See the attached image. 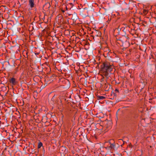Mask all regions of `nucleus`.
Returning <instances> with one entry per match:
<instances>
[{
	"label": "nucleus",
	"mask_w": 156,
	"mask_h": 156,
	"mask_svg": "<svg viewBox=\"0 0 156 156\" xmlns=\"http://www.w3.org/2000/svg\"><path fill=\"white\" fill-rule=\"evenodd\" d=\"M29 5L31 8H32L34 7V0H29Z\"/></svg>",
	"instance_id": "5"
},
{
	"label": "nucleus",
	"mask_w": 156,
	"mask_h": 156,
	"mask_svg": "<svg viewBox=\"0 0 156 156\" xmlns=\"http://www.w3.org/2000/svg\"><path fill=\"white\" fill-rule=\"evenodd\" d=\"M53 40V37L51 36H49V48H52V49L54 48H52L51 47H50V43L51 45L53 44L54 43L52 42L51 41V40ZM50 50V49L49 48V50Z\"/></svg>",
	"instance_id": "8"
},
{
	"label": "nucleus",
	"mask_w": 156,
	"mask_h": 156,
	"mask_svg": "<svg viewBox=\"0 0 156 156\" xmlns=\"http://www.w3.org/2000/svg\"><path fill=\"white\" fill-rule=\"evenodd\" d=\"M98 98L99 100H103L105 98L104 96H98Z\"/></svg>",
	"instance_id": "11"
},
{
	"label": "nucleus",
	"mask_w": 156,
	"mask_h": 156,
	"mask_svg": "<svg viewBox=\"0 0 156 156\" xmlns=\"http://www.w3.org/2000/svg\"><path fill=\"white\" fill-rule=\"evenodd\" d=\"M110 51H107L105 52H104L103 55L105 57H108L109 55Z\"/></svg>",
	"instance_id": "10"
},
{
	"label": "nucleus",
	"mask_w": 156,
	"mask_h": 156,
	"mask_svg": "<svg viewBox=\"0 0 156 156\" xmlns=\"http://www.w3.org/2000/svg\"><path fill=\"white\" fill-rule=\"evenodd\" d=\"M104 144L106 146L104 148L108 151L114 149L115 146V144L113 140H110L108 142H105Z\"/></svg>",
	"instance_id": "1"
},
{
	"label": "nucleus",
	"mask_w": 156,
	"mask_h": 156,
	"mask_svg": "<svg viewBox=\"0 0 156 156\" xmlns=\"http://www.w3.org/2000/svg\"><path fill=\"white\" fill-rule=\"evenodd\" d=\"M115 92L117 93H118L119 92V90L118 89H116L115 90Z\"/></svg>",
	"instance_id": "16"
},
{
	"label": "nucleus",
	"mask_w": 156,
	"mask_h": 156,
	"mask_svg": "<svg viewBox=\"0 0 156 156\" xmlns=\"http://www.w3.org/2000/svg\"><path fill=\"white\" fill-rule=\"evenodd\" d=\"M55 75L52 76L51 77V80L52 79V80H51L49 79V82H51L53 81L54 79H55Z\"/></svg>",
	"instance_id": "13"
},
{
	"label": "nucleus",
	"mask_w": 156,
	"mask_h": 156,
	"mask_svg": "<svg viewBox=\"0 0 156 156\" xmlns=\"http://www.w3.org/2000/svg\"><path fill=\"white\" fill-rule=\"evenodd\" d=\"M127 41V40H126L125 41Z\"/></svg>",
	"instance_id": "19"
},
{
	"label": "nucleus",
	"mask_w": 156,
	"mask_h": 156,
	"mask_svg": "<svg viewBox=\"0 0 156 156\" xmlns=\"http://www.w3.org/2000/svg\"><path fill=\"white\" fill-rule=\"evenodd\" d=\"M59 152L61 153H66L67 151V148L64 147H62L59 149Z\"/></svg>",
	"instance_id": "3"
},
{
	"label": "nucleus",
	"mask_w": 156,
	"mask_h": 156,
	"mask_svg": "<svg viewBox=\"0 0 156 156\" xmlns=\"http://www.w3.org/2000/svg\"><path fill=\"white\" fill-rule=\"evenodd\" d=\"M113 68V66L108 62H104L102 66V71L104 72L107 73L108 71L111 72Z\"/></svg>",
	"instance_id": "2"
},
{
	"label": "nucleus",
	"mask_w": 156,
	"mask_h": 156,
	"mask_svg": "<svg viewBox=\"0 0 156 156\" xmlns=\"http://www.w3.org/2000/svg\"><path fill=\"white\" fill-rule=\"evenodd\" d=\"M73 6V5L72 3H69L66 6V10H68L69 9H70L71 8H72Z\"/></svg>",
	"instance_id": "4"
},
{
	"label": "nucleus",
	"mask_w": 156,
	"mask_h": 156,
	"mask_svg": "<svg viewBox=\"0 0 156 156\" xmlns=\"http://www.w3.org/2000/svg\"><path fill=\"white\" fill-rule=\"evenodd\" d=\"M54 96L52 98V99L51 100L52 101H53V100L54 99Z\"/></svg>",
	"instance_id": "17"
},
{
	"label": "nucleus",
	"mask_w": 156,
	"mask_h": 156,
	"mask_svg": "<svg viewBox=\"0 0 156 156\" xmlns=\"http://www.w3.org/2000/svg\"><path fill=\"white\" fill-rule=\"evenodd\" d=\"M58 19V23H60L61 22L63 21V19L62 16H60L56 18V20Z\"/></svg>",
	"instance_id": "6"
},
{
	"label": "nucleus",
	"mask_w": 156,
	"mask_h": 156,
	"mask_svg": "<svg viewBox=\"0 0 156 156\" xmlns=\"http://www.w3.org/2000/svg\"><path fill=\"white\" fill-rule=\"evenodd\" d=\"M107 51H109V48L108 47L105 48L104 49V52H105Z\"/></svg>",
	"instance_id": "14"
},
{
	"label": "nucleus",
	"mask_w": 156,
	"mask_h": 156,
	"mask_svg": "<svg viewBox=\"0 0 156 156\" xmlns=\"http://www.w3.org/2000/svg\"><path fill=\"white\" fill-rule=\"evenodd\" d=\"M143 12L144 14H147V11L146 10L144 9L143 11Z\"/></svg>",
	"instance_id": "15"
},
{
	"label": "nucleus",
	"mask_w": 156,
	"mask_h": 156,
	"mask_svg": "<svg viewBox=\"0 0 156 156\" xmlns=\"http://www.w3.org/2000/svg\"><path fill=\"white\" fill-rule=\"evenodd\" d=\"M42 145H43L42 143L39 142L38 143L37 146L38 148L39 149L42 146Z\"/></svg>",
	"instance_id": "12"
},
{
	"label": "nucleus",
	"mask_w": 156,
	"mask_h": 156,
	"mask_svg": "<svg viewBox=\"0 0 156 156\" xmlns=\"http://www.w3.org/2000/svg\"><path fill=\"white\" fill-rule=\"evenodd\" d=\"M72 16L71 19L73 20L76 21L78 19V16L76 13H74L73 15L72 14Z\"/></svg>",
	"instance_id": "7"
},
{
	"label": "nucleus",
	"mask_w": 156,
	"mask_h": 156,
	"mask_svg": "<svg viewBox=\"0 0 156 156\" xmlns=\"http://www.w3.org/2000/svg\"><path fill=\"white\" fill-rule=\"evenodd\" d=\"M10 83H12L13 85L15 84L16 83V81L15 79L14 78H11L10 80Z\"/></svg>",
	"instance_id": "9"
},
{
	"label": "nucleus",
	"mask_w": 156,
	"mask_h": 156,
	"mask_svg": "<svg viewBox=\"0 0 156 156\" xmlns=\"http://www.w3.org/2000/svg\"><path fill=\"white\" fill-rule=\"evenodd\" d=\"M68 14L69 16L71 15V14H69V13H68Z\"/></svg>",
	"instance_id": "18"
}]
</instances>
